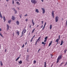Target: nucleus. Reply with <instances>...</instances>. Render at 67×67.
<instances>
[{
    "mask_svg": "<svg viewBox=\"0 0 67 67\" xmlns=\"http://www.w3.org/2000/svg\"><path fill=\"white\" fill-rule=\"evenodd\" d=\"M62 55H61L60 56H58L57 59V63H58V62L59 61V60L61 59L62 58Z\"/></svg>",
    "mask_w": 67,
    "mask_h": 67,
    "instance_id": "1",
    "label": "nucleus"
},
{
    "mask_svg": "<svg viewBox=\"0 0 67 67\" xmlns=\"http://www.w3.org/2000/svg\"><path fill=\"white\" fill-rule=\"evenodd\" d=\"M31 2L34 4H36L37 3L36 0H31Z\"/></svg>",
    "mask_w": 67,
    "mask_h": 67,
    "instance_id": "2",
    "label": "nucleus"
},
{
    "mask_svg": "<svg viewBox=\"0 0 67 67\" xmlns=\"http://www.w3.org/2000/svg\"><path fill=\"white\" fill-rule=\"evenodd\" d=\"M41 9L42 10V13L43 14H44L45 13V10L44 9V8H42Z\"/></svg>",
    "mask_w": 67,
    "mask_h": 67,
    "instance_id": "3",
    "label": "nucleus"
},
{
    "mask_svg": "<svg viewBox=\"0 0 67 67\" xmlns=\"http://www.w3.org/2000/svg\"><path fill=\"white\" fill-rule=\"evenodd\" d=\"M55 21L57 22H58V17L56 16L55 17Z\"/></svg>",
    "mask_w": 67,
    "mask_h": 67,
    "instance_id": "4",
    "label": "nucleus"
},
{
    "mask_svg": "<svg viewBox=\"0 0 67 67\" xmlns=\"http://www.w3.org/2000/svg\"><path fill=\"white\" fill-rule=\"evenodd\" d=\"M16 24L18 25H19V24H20V23H19V21L18 20L17 21H16Z\"/></svg>",
    "mask_w": 67,
    "mask_h": 67,
    "instance_id": "5",
    "label": "nucleus"
},
{
    "mask_svg": "<svg viewBox=\"0 0 67 67\" xmlns=\"http://www.w3.org/2000/svg\"><path fill=\"white\" fill-rule=\"evenodd\" d=\"M12 20H13L14 21V20L15 19V18L13 16L12 18Z\"/></svg>",
    "mask_w": 67,
    "mask_h": 67,
    "instance_id": "6",
    "label": "nucleus"
},
{
    "mask_svg": "<svg viewBox=\"0 0 67 67\" xmlns=\"http://www.w3.org/2000/svg\"><path fill=\"white\" fill-rule=\"evenodd\" d=\"M52 16L53 18H54V11H53L52 12Z\"/></svg>",
    "mask_w": 67,
    "mask_h": 67,
    "instance_id": "7",
    "label": "nucleus"
},
{
    "mask_svg": "<svg viewBox=\"0 0 67 67\" xmlns=\"http://www.w3.org/2000/svg\"><path fill=\"white\" fill-rule=\"evenodd\" d=\"M23 31V32H24V33H26V29H24V30Z\"/></svg>",
    "mask_w": 67,
    "mask_h": 67,
    "instance_id": "8",
    "label": "nucleus"
},
{
    "mask_svg": "<svg viewBox=\"0 0 67 67\" xmlns=\"http://www.w3.org/2000/svg\"><path fill=\"white\" fill-rule=\"evenodd\" d=\"M52 42H53L52 41L50 42L49 43V46H50L51 45V44H52Z\"/></svg>",
    "mask_w": 67,
    "mask_h": 67,
    "instance_id": "9",
    "label": "nucleus"
},
{
    "mask_svg": "<svg viewBox=\"0 0 67 67\" xmlns=\"http://www.w3.org/2000/svg\"><path fill=\"white\" fill-rule=\"evenodd\" d=\"M35 12H37V13H39V11H38V9H36V10Z\"/></svg>",
    "mask_w": 67,
    "mask_h": 67,
    "instance_id": "10",
    "label": "nucleus"
},
{
    "mask_svg": "<svg viewBox=\"0 0 67 67\" xmlns=\"http://www.w3.org/2000/svg\"><path fill=\"white\" fill-rule=\"evenodd\" d=\"M7 25V30H8L9 29V26L8 25V24Z\"/></svg>",
    "mask_w": 67,
    "mask_h": 67,
    "instance_id": "11",
    "label": "nucleus"
},
{
    "mask_svg": "<svg viewBox=\"0 0 67 67\" xmlns=\"http://www.w3.org/2000/svg\"><path fill=\"white\" fill-rule=\"evenodd\" d=\"M59 39H57L55 41V42H57V43H58V41H59Z\"/></svg>",
    "mask_w": 67,
    "mask_h": 67,
    "instance_id": "12",
    "label": "nucleus"
},
{
    "mask_svg": "<svg viewBox=\"0 0 67 67\" xmlns=\"http://www.w3.org/2000/svg\"><path fill=\"white\" fill-rule=\"evenodd\" d=\"M18 63L20 64H21L22 63V61L21 60H20L19 62H18Z\"/></svg>",
    "mask_w": 67,
    "mask_h": 67,
    "instance_id": "13",
    "label": "nucleus"
},
{
    "mask_svg": "<svg viewBox=\"0 0 67 67\" xmlns=\"http://www.w3.org/2000/svg\"><path fill=\"white\" fill-rule=\"evenodd\" d=\"M44 67H46V62H44Z\"/></svg>",
    "mask_w": 67,
    "mask_h": 67,
    "instance_id": "14",
    "label": "nucleus"
},
{
    "mask_svg": "<svg viewBox=\"0 0 67 67\" xmlns=\"http://www.w3.org/2000/svg\"><path fill=\"white\" fill-rule=\"evenodd\" d=\"M11 20H9L8 21V22L9 24H10V23L11 22Z\"/></svg>",
    "mask_w": 67,
    "mask_h": 67,
    "instance_id": "15",
    "label": "nucleus"
},
{
    "mask_svg": "<svg viewBox=\"0 0 67 67\" xmlns=\"http://www.w3.org/2000/svg\"><path fill=\"white\" fill-rule=\"evenodd\" d=\"M32 22L33 25H35V23H34V22H33V19H32Z\"/></svg>",
    "mask_w": 67,
    "mask_h": 67,
    "instance_id": "16",
    "label": "nucleus"
},
{
    "mask_svg": "<svg viewBox=\"0 0 67 67\" xmlns=\"http://www.w3.org/2000/svg\"><path fill=\"white\" fill-rule=\"evenodd\" d=\"M0 17H1V19H2V16L1 14V12H0Z\"/></svg>",
    "mask_w": 67,
    "mask_h": 67,
    "instance_id": "17",
    "label": "nucleus"
},
{
    "mask_svg": "<svg viewBox=\"0 0 67 67\" xmlns=\"http://www.w3.org/2000/svg\"><path fill=\"white\" fill-rule=\"evenodd\" d=\"M52 25H50V29L51 30V29H52Z\"/></svg>",
    "mask_w": 67,
    "mask_h": 67,
    "instance_id": "18",
    "label": "nucleus"
},
{
    "mask_svg": "<svg viewBox=\"0 0 67 67\" xmlns=\"http://www.w3.org/2000/svg\"><path fill=\"white\" fill-rule=\"evenodd\" d=\"M20 59V57H18V58L16 59L15 60V61L16 62L17 60H18L19 59Z\"/></svg>",
    "mask_w": 67,
    "mask_h": 67,
    "instance_id": "19",
    "label": "nucleus"
},
{
    "mask_svg": "<svg viewBox=\"0 0 67 67\" xmlns=\"http://www.w3.org/2000/svg\"><path fill=\"white\" fill-rule=\"evenodd\" d=\"M63 41H61V43L60 44V45H61V46H62V45H63Z\"/></svg>",
    "mask_w": 67,
    "mask_h": 67,
    "instance_id": "20",
    "label": "nucleus"
},
{
    "mask_svg": "<svg viewBox=\"0 0 67 67\" xmlns=\"http://www.w3.org/2000/svg\"><path fill=\"white\" fill-rule=\"evenodd\" d=\"M3 20L4 21V22H5V21L6 19L5 16L3 17Z\"/></svg>",
    "mask_w": 67,
    "mask_h": 67,
    "instance_id": "21",
    "label": "nucleus"
},
{
    "mask_svg": "<svg viewBox=\"0 0 67 67\" xmlns=\"http://www.w3.org/2000/svg\"><path fill=\"white\" fill-rule=\"evenodd\" d=\"M35 29H34L32 31V33H33V32H34V31H35Z\"/></svg>",
    "mask_w": 67,
    "mask_h": 67,
    "instance_id": "22",
    "label": "nucleus"
},
{
    "mask_svg": "<svg viewBox=\"0 0 67 67\" xmlns=\"http://www.w3.org/2000/svg\"><path fill=\"white\" fill-rule=\"evenodd\" d=\"M1 65L2 66L3 65V64L2 63V61H1Z\"/></svg>",
    "mask_w": 67,
    "mask_h": 67,
    "instance_id": "23",
    "label": "nucleus"
},
{
    "mask_svg": "<svg viewBox=\"0 0 67 67\" xmlns=\"http://www.w3.org/2000/svg\"><path fill=\"white\" fill-rule=\"evenodd\" d=\"M16 33L18 35H19V31L17 32Z\"/></svg>",
    "mask_w": 67,
    "mask_h": 67,
    "instance_id": "24",
    "label": "nucleus"
},
{
    "mask_svg": "<svg viewBox=\"0 0 67 67\" xmlns=\"http://www.w3.org/2000/svg\"><path fill=\"white\" fill-rule=\"evenodd\" d=\"M33 62L34 64H35V63H36V60H34Z\"/></svg>",
    "mask_w": 67,
    "mask_h": 67,
    "instance_id": "25",
    "label": "nucleus"
},
{
    "mask_svg": "<svg viewBox=\"0 0 67 67\" xmlns=\"http://www.w3.org/2000/svg\"><path fill=\"white\" fill-rule=\"evenodd\" d=\"M67 49H66L65 50H64V53H66V52H67Z\"/></svg>",
    "mask_w": 67,
    "mask_h": 67,
    "instance_id": "26",
    "label": "nucleus"
},
{
    "mask_svg": "<svg viewBox=\"0 0 67 67\" xmlns=\"http://www.w3.org/2000/svg\"><path fill=\"white\" fill-rule=\"evenodd\" d=\"M0 35L1 36V37H3V36L2 35V34H1L0 33Z\"/></svg>",
    "mask_w": 67,
    "mask_h": 67,
    "instance_id": "27",
    "label": "nucleus"
},
{
    "mask_svg": "<svg viewBox=\"0 0 67 67\" xmlns=\"http://www.w3.org/2000/svg\"><path fill=\"white\" fill-rule=\"evenodd\" d=\"M16 3H17V4H18V5H20V3H19V2H17Z\"/></svg>",
    "mask_w": 67,
    "mask_h": 67,
    "instance_id": "28",
    "label": "nucleus"
},
{
    "mask_svg": "<svg viewBox=\"0 0 67 67\" xmlns=\"http://www.w3.org/2000/svg\"><path fill=\"white\" fill-rule=\"evenodd\" d=\"M48 37L47 36L44 39L45 40H47V38Z\"/></svg>",
    "mask_w": 67,
    "mask_h": 67,
    "instance_id": "29",
    "label": "nucleus"
},
{
    "mask_svg": "<svg viewBox=\"0 0 67 67\" xmlns=\"http://www.w3.org/2000/svg\"><path fill=\"white\" fill-rule=\"evenodd\" d=\"M15 11V14H16V13H17V11H16V10H14Z\"/></svg>",
    "mask_w": 67,
    "mask_h": 67,
    "instance_id": "30",
    "label": "nucleus"
},
{
    "mask_svg": "<svg viewBox=\"0 0 67 67\" xmlns=\"http://www.w3.org/2000/svg\"><path fill=\"white\" fill-rule=\"evenodd\" d=\"M46 41H47V40L45 39V40L44 41V42H46Z\"/></svg>",
    "mask_w": 67,
    "mask_h": 67,
    "instance_id": "31",
    "label": "nucleus"
},
{
    "mask_svg": "<svg viewBox=\"0 0 67 67\" xmlns=\"http://www.w3.org/2000/svg\"><path fill=\"white\" fill-rule=\"evenodd\" d=\"M12 10H14V11H15V9H14V8H13L12 9Z\"/></svg>",
    "mask_w": 67,
    "mask_h": 67,
    "instance_id": "32",
    "label": "nucleus"
},
{
    "mask_svg": "<svg viewBox=\"0 0 67 67\" xmlns=\"http://www.w3.org/2000/svg\"><path fill=\"white\" fill-rule=\"evenodd\" d=\"M45 26L44 25L43 27V28H42V30H44V28H45Z\"/></svg>",
    "mask_w": 67,
    "mask_h": 67,
    "instance_id": "33",
    "label": "nucleus"
},
{
    "mask_svg": "<svg viewBox=\"0 0 67 67\" xmlns=\"http://www.w3.org/2000/svg\"><path fill=\"white\" fill-rule=\"evenodd\" d=\"M42 44H44V42H42Z\"/></svg>",
    "mask_w": 67,
    "mask_h": 67,
    "instance_id": "34",
    "label": "nucleus"
},
{
    "mask_svg": "<svg viewBox=\"0 0 67 67\" xmlns=\"http://www.w3.org/2000/svg\"><path fill=\"white\" fill-rule=\"evenodd\" d=\"M41 22L42 24H43V23H44V21H42Z\"/></svg>",
    "mask_w": 67,
    "mask_h": 67,
    "instance_id": "35",
    "label": "nucleus"
},
{
    "mask_svg": "<svg viewBox=\"0 0 67 67\" xmlns=\"http://www.w3.org/2000/svg\"><path fill=\"white\" fill-rule=\"evenodd\" d=\"M24 44H23V46L22 47V48L23 47H24Z\"/></svg>",
    "mask_w": 67,
    "mask_h": 67,
    "instance_id": "36",
    "label": "nucleus"
},
{
    "mask_svg": "<svg viewBox=\"0 0 67 67\" xmlns=\"http://www.w3.org/2000/svg\"><path fill=\"white\" fill-rule=\"evenodd\" d=\"M41 50V49H40L38 51V52H39Z\"/></svg>",
    "mask_w": 67,
    "mask_h": 67,
    "instance_id": "37",
    "label": "nucleus"
},
{
    "mask_svg": "<svg viewBox=\"0 0 67 67\" xmlns=\"http://www.w3.org/2000/svg\"><path fill=\"white\" fill-rule=\"evenodd\" d=\"M27 42H26L25 43V45H26V44H27Z\"/></svg>",
    "mask_w": 67,
    "mask_h": 67,
    "instance_id": "38",
    "label": "nucleus"
},
{
    "mask_svg": "<svg viewBox=\"0 0 67 67\" xmlns=\"http://www.w3.org/2000/svg\"><path fill=\"white\" fill-rule=\"evenodd\" d=\"M26 21H28V19H26Z\"/></svg>",
    "mask_w": 67,
    "mask_h": 67,
    "instance_id": "39",
    "label": "nucleus"
},
{
    "mask_svg": "<svg viewBox=\"0 0 67 67\" xmlns=\"http://www.w3.org/2000/svg\"><path fill=\"white\" fill-rule=\"evenodd\" d=\"M23 31L22 32V36H23Z\"/></svg>",
    "mask_w": 67,
    "mask_h": 67,
    "instance_id": "40",
    "label": "nucleus"
},
{
    "mask_svg": "<svg viewBox=\"0 0 67 67\" xmlns=\"http://www.w3.org/2000/svg\"><path fill=\"white\" fill-rule=\"evenodd\" d=\"M46 23H45L44 25H45H45H46Z\"/></svg>",
    "mask_w": 67,
    "mask_h": 67,
    "instance_id": "41",
    "label": "nucleus"
},
{
    "mask_svg": "<svg viewBox=\"0 0 67 67\" xmlns=\"http://www.w3.org/2000/svg\"><path fill=\"white\" fill-rule=\"evenodd\" d=\"M12 2H13V4H14V1L13 0Z\"/></svg>",
    "mask_w": 67,
    "mask_h": 67,
    "instance_id": "42",
    "label": "nucleus"
},
{
    "mask_svg": "<svg viewBox=\"0 0 67 67\" xmlns=\"http://www.w3.org/2000/svg\"><path fill=\"white\" fill-rule=\"evenodd\" d=\"M29 27H30V28L31 29V25L29 26Z\"/></svg>",
    "mask_w": 67,
    "mask_h": 67,
    "instance_id": "43",
    "label": "nucleus"
},
{
    "mask_svg": "<svg viewBox=\"0 0 67 67\" xmlns=\"http://www.w3.org/2000/svg\"><path fill=\"white\" fill-rule=\"evenodd\" d=\"M40 40V39H38L37 40V42H38V41L39 40Z\"/></svg>",
    "mask_w": 67,
    "mask_h": 67,
    "instance_id": "44",
    "label": "nucleus"
},
{
    "mask_svg": "<svg viewBox=\"0 0 67 67\" xmlns=\"http://www.w3.org/2000/svg\"><path fill=\"white\" fill-rule=\"evenodd\" d=\"M59 39H60V35H59Z\"/></svg>",
    "mask_w": 67,
    "mask_h": 67,
    "instance_id": "45",
    "label": "nucleus"
},
{
    "mask_svg": "<svg viewBox=\"0 0 67 67\" xmlns=\"http://www.w3.org/2000/svg\"><path fill=\"white\" fill-rule=\"evenodd\" d=\"M27 16V14H26V15H25V16Z\"/></svg>",
    "mask_w": 67,
    "mask_h": 67,
    "instance_id": "46",
    "label": "nucleus"
},
{
    "mask_svg": "<svg viewBox=\"0 0 67 67\" xmlns=\"http://www.w3.org/2000/svg\"><path fill=\"white\" fill-rule=\"evenodd\" d=\"M33 40V39H31V40L30 41V42H32V40Z\"/></svg>",
    "mask_w": 67,
    "mask_h": 67,
    "instance_id": "47",
    "label": "nucleus"
},
{
    "mask_svg": "<svg viewBox=\"0 0 67 67\" xmlns=\"http://www.w3.org/2000/svg\"><path fill=\"white\" fill-rule=\"evenodd\" d=\"M6 51H7V49H6L5 50V52H6Z\"/></svg>",
    "mask_w": 67,
    "mask_h": 67,
    "instance_id": "48",
    "label": "nucleus"
},
{
    "mask_svg": "<svg viewBox=\"0 0 67 67\" xmlns=\"http://www.w3.org/2000/svg\"><path fill=\"white\" fill-rule=\"evenodd\" d=\"M2 31V29H1L0 28V31Z\"/></svg>",
    "mask_w": 67,
    "mask_h": 67,
    "instance_id": "49",
    "label": "nucleus"
},
{
    "mask_svg": "<svg viewBox=\"0 0 67 67\" xmlns=\"http://www.w3.org/2000/svg\"><path fill=\"white\" fill-rule=\"evenodd\" d=\"M43 25H42V26H41V28H42V27H43Z\"/></svg>",
    "mask_w": 67,
    "mask_h": 67,
    "instance_id": "50",
    "label": "nucleus"
},
{
    "mask_svg": "<svg viewBox=\"0 0 67 67\" xmlns=\"http://www.w3.org/2000/svg\"><path fill=\"white\" fill-rule=\"evenodd\" d=\"M27 57H28V58H29V55H27Z\"/></svg>",
    "mask_w": 67,
    "mask_h": 67,
    "instance_id": "51",
    "label": "nucleus"
},
{
    "mask_svg": "<svg viewBox=\"0 0 67 67\" xmlns=\"http://www.w3.org/2000/svg\"><path fill=\"white\" fill-rule=\"evenodd\" d=\"M37 41H36V44H37Z\"/></svg>",
    "mask_w": 67,
    "mask_h": 67,
    "instance_id": "52",
    "label": "nucleus"
},
{
    "mask_svg": "<svg viewBox=\"0 0 67 67\" xmlns=\"http://www.w3.org/2000/svg\"><path fill=\"white\" fill-rule=\"evenodd\" d=\"M64 64V62L62 63L61 64V65H62V64Z\"/></svg>",
    "mask_w": 67,
    "mask_h": 67,
    "instance_id": "53",
    "label": "nucleus"
},
{
    "mask_svg": "<svg viewBox=\"0 0 67 67\" xmlns=\"http://www.w3.org/2000/svg\"><path fill=\"white\" fill-rule=\"evenodd\" d=\"M53 65V64H52L51 65V67H52V66Z\"/></svg>",
    "mask_w": 67,
    "mask_h": 67,
    "instance_id": "54",
    "label": "nucleus"
},
{
    "mask_svg": "<svg viewBox=\"0 0 67 67\" xmlns=\"http://www.w3.org/2000/svg\"><path fill=\"white\" fill-rule=\"evenodd\" d=\"M39 26V25H37V27H38Z\"/></svg>",
    "mask_w": 67,
    "mask_h": 67,
    "instance_id": "55",
    "label": "nucleus"
},
{
    "mask_svg": "<svg viewBox=\"0 0 67 67\" xmlns=\"http://www.w3.org/2000/svg\"><path fill=\"white\" fill-rule=\"evenodd\" d=\"M40 38H41V37H39L38 39L40 40Z\"/></svg>",
    "mask_w": 67,
    "mask_h": 67,
    "instance_id": "56",
    "label": "nucleus"
},
{
    "mask_svg": "<svg viewBox=\"0 0 67 67\" xmlns=\"http://www.w3.org/2000/svg\"><path fill=\"white\" fill-rule=\"evenodd\" d=\"M35 35H34V36L33 37L34 38L35 37Z\"/></svg>",
    "mask_w": 67,
    "mask_h": 67,
    "instance_id": "57",
    "label": "nucleus"
},
{
    "mask_svg": "<svg viewBox=\"0 0 67 67\" xmlns=\"http://www.w3.org/2000/svg\"><path fill=\"white\" fill-rule=\"evenodd\" d=\"M20 18H21V15H20Z\"/></svg>",
    "mask_w": 67,
    "mask_h": 67,
    "instance_id": "58",
    "label": "nucleus"
},
{
    "mask_svg": "<svg viewBox=\"0 0 67 67\" xmlns=\"http://www.w3.org/2000/svg\"><path fill=\"white\" fill-rule=\"evenodd\" d=\"M67 24V20L66 21V24Z\"/></svg>",
    "mask_w": 67,
    "mask_h": 67,
    "instance_id": "59",
    "label": "nucleus"
},
{
    "mask_svg": "<svg viewBox=\"0 0 67 67\" xmlns=\"http://www.w3.org/2000/svg\"><path fill=\"white\" fill-rule=\"evenodd\" d=\"M45 44H46V43H44V45H45Z\"/></svg>",
    "mask_w": 67,
    "mask_h": 67,
    "instance_id": "60",
    "label": "nucleus"
},
{
    "mask_svg": "<svg viewBox=\"0 0 67 67\" xmlns=\"http://www.w3.org/2000/svg\"><path fill=\"white\" fill-rule=\"evenodd\" d=\"M33 38H34V37H33L32 38H31V39H32L33 40Z\"/></svg>",
    "mask_w": 67,
    "mask_h": 67,
    "instance_id": "61",
    "label": "nucleus"
},
{
    "mask_svg": "<svg viewBox=\"0 0 67 67\" xmlns=\"http://www.w3.org/2000/svg\"><path fill=\"white\" fill-rule=\"evenodd\" d=\"M33 38H34V37H33L32 38H31V39H32L33 40Z\"/></svg>",
    "mask_w": 67,
    "mask_h": 67,
    "instance_id": "62",
    "label": "nucleus"
},
{
    "mask_svg": "<svg viewBox=\"0 0 67 67\" xmlns=\"http://www.w3.org/2000/svg\"><path fill=\"white\" fill-rule=\"evenodd\" d=\"M51 56H53V55H52V54H51Z\"/></svg>",
    "mask_w": 67,
    "mask_h": 67,
    "instance_id": "63",
    "label": "nucleus"
},
{
    "mask_svg": "<svg viewBox=\"0 0 67 67\" xmlns=\"http://www.w3.org/2000/svg\"><path fill=\"white\" fill-rule=\"evenodd\" d=\"M41 1L42 2H43V0H41Z\"/></svg>",
    "mask_w": 67,
    "mask_h": 67,
    "instance_id": "64",
    "label": "nucleus"
}]
</instances>
